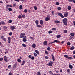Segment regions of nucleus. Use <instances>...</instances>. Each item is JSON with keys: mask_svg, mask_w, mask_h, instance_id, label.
<instances>
[{"mask_svg": "<svg viewBox=\"0 0 75 75\" xmlns=\"http://www.w3.org/2000/svg\"><path fill=\"white\" fill-rule=\"evenodd\" d=\"M19 9L21 10L22 9V5H21L19 6Z\"/></svg>", "mask_w": 75, "mask_h": 75, "instance_id": "7c9ffc66", "label": "nucleus"}, {"mask_svg": "<svg viewBox=\"0 0 75 75\" xmlns=\"http://www.w3.org/2000/svg\"><path fill=\"white\" fill-rule=\"evenodd\" d=\"M57 10H61V7H58L57 8Z\"/></svg>", "mask_w": 75, "mask_h": 75, "instance_id": "2f4dec72", "label": "nucleus"}, {"mask_svg": "<svg viewBox=\"0 0 75 75\" xmlns=\"http://www.w3.org/2000/svg\"><path fill=\"white\" fill-rule=\"evenodd\" d=\"M45 52L46 54H49V53L48 52V51L46 50L45 51Z\"/></svg>", "mask_w": 75, "mask_h": 75, "instance_id": "cd10ccee", "label": "nucleus"}, {"mask_svg": "<svg viewBox=\"0 0 75 75\" xmlns=\"http://www.w3.org/2000/svg\"><path fill=\"white\" fill-rule=\"evenodd\" d=\"M25 35V33H21V34L20 35V37L21 38H22L24 37V36Z\"/></svg>", "mask_w": 75, "mask_h": 75, "instance_id": "7ed1b4c3", "label": "nucleus"}, {"mask_svg": "<svg viewBox=\"0 0 75 75\" xmlns=\"http://www.w3.org/2000/svg\"><path fill=\"white\" fill-rule=\"evenodd\" d=\"M34 55V56H35V57H37V54H36L35 53H33Z\"/></svg>", "mask_w": 75, "mask_h": 75, "instance_id": "a19ab883", "label": "nucleus"}, {"mask_svg": "<svg viewBox=\"0 0 75 75\" xmlns=\"http://www.w3.org/2000/svg\"><path fill=\"white\" fill-rule=\"evenodd\" d=\"M32 47L33 48H35L36 47V45L34 43H33L32 44Z\"/></svg>", "mask_w": 75, "mask_h": 75, "instance_id": "4468645a", "label": "nucleus"}, {"mask_svg": "<svg viewBox=\"0 0 75 75\" xmlns=\"http://www.w3.org/2000/svg\"><path fill=\"white\" fill-rule=\"evenodd\" d=\"M53 42V43H55V42H56V43H58V44H60V43H61V42L60 41L57 40H55Z\"/></svg>", "mask_w": 75, "mask_h": 75, "instance_id": "0eeeda50", "label": "nucleus"}, {"mask_svg": "<svg viewBox=\"0 0 75 75\" xmlns=\"http://www.w3.org/2000/svg\"><path fill=\"white\" fill-rule=\"evenodd\" d=\"M73 54H75V51H73Z\"/></svg>", "mask_w": 75, "mask_h": 75, "instance_id": "774afa93", "label": "nucleus"}, {"mask_svg": "<svg viewBox=\"0 0 75 75\" xmlns=\"http://www.w3.org/2000/svg\"><path fill=\"white\" fill-rule=\"evenodd\" d=\"M64 33H65V34H67V30H64Z\"/></svg>", "mask_w": 75, "mask_h": 75, "instance_id": "72a5a7b5", "label": "nucleus"}, {"mask_svg": "<svg viewBox=\"0 0 75 75\" xmlns=\"http://www.w3.org/2000/svg\"><path fill=\"white\" fill-rule=\"evenodd\" d=\"M67 18H64L62 20L63 23H64L65 25H67Z\"/></svg>", "mask_w": 75, "mask_h": 75, "instance_id": "f257e3e1", "label": "nucleus"}, {"mask_svg": "<svg viewBox=\"0 0 75 75\" xmlns=\"http://www.w3.org/2000/svg\"><path fill=\"white\" fill-rule=\"evenodd\" d=\"M3 60V58H0V61H1Z\"/></svg>", "mask_w": 75, "mask_h": 75, "instance_id": "49530a36", "label": "nucleus"}, {"mask_svg": "<svg viewBox=\"0 0 75 75\" xmlns=\"http://www.w3.org/2000/svg\"><path fill=\"white\" fill-rule=\"evenodd\" d=\"M16 3H14L13 4V6L14 7L15 6H16Z\"/></svg>", "mask_w": 75, "mask_h": 75, "instance_id": "4d7b16f0", "label": "nucleus"}, {"mask_svg": "<svg viewBox=\"0 0 75 75\" xmlns=\"http://www.w3.org/2000/svg\"><path fill=\"white\" fill-rule=\"evenodd\" d=\"M45 59H48V57L47 56H45Z\"/></svg>", "mask_w": 75, "mask_h": 75, "instance_id": "864d4df0", "label": "nucleus"}, {"mask_svg": "<svg viewBox=\"0 0 75 75\" xmlns=\"http://www.w3.org/2000/svg\"><path fill=\"white\" fill-rule=\"evenodd\" d=\"M67 45H71V43L69 42H68L67 43Z\"/></svg>", "mask_w": 75, "mask_h": 75, "instance_id": "6e6d98bb", "label": "nucleus"}, {"mask_svg": "<svg viewBox=\"0 0 75 75\" xmlns=\"http://www.w3.org/2000/svg\"><path fill=\"white\" fill-rule=\"evenodd\" d=\"M24 12L25 13H27V9H25L24 10Z\"/></svg>", "mask_w": 75, "mask_h": 75, "instance_id": "bf43d9fd", "label": "nucleus"}, {"mask_svg": "<svg viewBox=\"0 0 75 75\" xmlns=\"http://www.w3.org/2000/svg\"><path fill=\"white\" fill-rule=\"evenodd\" d=\"M43 45H47V41H45L44 42Z\"/></svg>", "mask_w": 75, "mask_h": 75, "instance_id": "9b49d317", "label": "nucleus"}, {"mask_svg": "<svg viewBox=\"0 0 75 75\" xmlns=\"http://www.w3.org/2000/svg\"><path fill=\"white\" fill-rule=\"evenodd\" d=\"M8 10L10 11H12V9L11 8H8Z\"/></svg>", "mask_w": 75, "mask_h": 75, "instance_id": "c9c22d12", "label": "nucleus"}, {"mask_svg": "<svg viewBox=\"0 0 75 75\" xmlns=\"http://www.w3.org/2000/svg\"><path fill=\"white\" fill-rule=\"evenodd\" d=\"M67 72L68 73H69V72H70V70L69 69H68L67 70Z\"/></svg>", "mask_w": 75, "mask_h": 75, "instance_id": "3c124183", "label": "nucleus"}, {"mask_svg": "<svg viewBox=\"0 0 75 75\" xmlns=\"http://www.w3.org/2000/svg\"><path fill=\"white\" fill-rule=\"evenodd\" d=\"M23 42H26L27 41V39L25 38H23Z\"/></svg>", "mask_w": 75, "mask_h": 75, "instance_id": "aec40b11", "label": "nucleus"}, {"mask_svg": "<svg viewBox=\"0 0 75 75\" xmlns=\"http://www.w3.org/2000/svg\"><path fill=\"white\" fill-rule=\"evenodd\" d=\"M22 46H23V47H27V45H26L24 43L22 44Z\"/></svg>", "mask_w": 75, "mask_h": 75, "instance_id": "c85d7f7f", "label": "nucleus"}, {"mask_svg": "<svg viewBox=\"0 0 75 75\" xmlns=\"http://www.w3.org/2000/svg\"><path fill=\"white\" fill-rule=\"evenodd\" d=\"M68 13H65L64 14V16L65 17H67V16H68Z\"/></svg>", "mask_w": 75, "mask_h": 75, "instance_id": "6ab92c4d", "label": "nucleus"}, {"mask_svg": "<svg viewBox=\"0 0 75 75\" xmlns=\"http://www.w3.org/2000/svg\"><path fill=\"white\" fill-rule=\"evenodd\" d=\"M2 39L3 41H5V42H6L7 41V40L6 39V38H2Z\"/></svg>", "mask_w": 75, "mask_h": 75, "instance_id": "bb28decb", "label": "nucleus"}, {"mask_svg": "<svg viewBox=\"0 0 75 75\" xmlns=\"http://www.w3.org/2000/svg\"><path fill=\"white\" fill-rule=\"evenodd\" d=\"M11 65H9V66H8V68H11Z\"/></svg>", "mask_w": 75, "mask_h": 75, "instance_id": "680f3d73", "label": "nucleus"}, {"mask_svg": "<svg viewBox=\"0 0 75 75\" xmlns=\"http://www.w3.org/2000/svg\"><path fill=\"white\" fill-rule=\"evenodd\" d=\"M52 31L50 30V31H49L48 33L49 34H51V33H52Z\"/></svg>", "mask_w": 75, "mask_h": 75, "instance_id": "8fccbe9b", "label": "nucleus"}, {"mask_svg": "<svg viewBox=\"0 0 75 75\" xmlns=\"http://www.w3.org/2000/svg\"><path fill=\"white\" fill-rule=\"evenodd\" d=\"M67 9L69 10H70L71 9V6H69L67 7Z\"/></svg>", "mask_w": 75, "mask_h": 75, "instance_id": "dca6fc26", "label": "nucleus"}, {"mask_svg": "<svg viewBox=\"0 0 75 75\" xmlns=\"http://www.w3.org/2000/svg\"><path fill=\"white\" fill-rule=\"evenodd\" d=\"M69 67L70 69H72V68H73V66L71 64H69Z\"/></svg>", "mask_w": 75, "mask_h": 75, "instance_id": "f3484780", "label": "nucleus"}, {"mask_svg": "<svg viewBox=\"0 0 75 75\" xmlns=\"http://www.w3.org/2000/svg\"><path fill=\"white\" fill-rule=\"evenodd\" d=\"M8 75H13V74L11 73V72H10L8 74Z\"/></svg>", "mask_w": 75, "mask_h": 75, "instance_id": "13d9d810", "label": "nucleus"}, {"mask_svg": "<svg viewBox=\"0 0 75 75\" xmlns=\"http://www.w3.org/2000/svg\"><path fill=\"white\" fill-rule=\"evenodd\" d=\"M52 30H53V31H55V30H56V28H53L52 29Z\"/></svg>", "mask_w": 75, "mask_h": 75, "instance_id": "ea45409f", "label": "nucleus"}, {"mask_svg": "<svg viewBox=\"0 0 75 75\" xmlns=\"http://www.w3.org/2000/svg\"><path fill=\"white\" fill-rule=\"evenodd\" d=\"M35 23H36V25H38V20H36L35 21Z\"/></svg>", "mask_w": 75, "mask_h": 75, "instance_id": "b1692460", "label": "nucleus"}, {"mask_svg": "<svg viewBox=\"0 0 75 75\" xmlns=\"http://www.w3.org/2000/svg\"><path fill=\"white\" fill-rule=\"evenodd\" d=\"M70 35H71V36L74 37V36L75 35V33H71L70 34Z\"/></svg>", "mask_w": 75, "mask_h": 75, "instance_id": "a211bd4d", "label": "nucleus"}, {"mask_svg": "<svg viewBox=\"0 0 75 75\" xmlns=\"http://www.w3.org/2000/svg\"><path fill=\"white\" fill-rule=\"evenodd\" d=\"M1 23L2 25H5V22L4 21H2Z\"/></svg>", "mask_w": 75, "mask_h": 75, "instance_id": "a878e982", "label": "nucleus"}, {"mask_svg": "<svg viewBox=\"0 0 75 75\" xmlns=\"http://www.w3.org/2000/svg\"><path fill=\"white\" fill-rule=\"evenodd\" d=\"M17 61L18 62H21V60L20 59H18L17 60Z\"/></svg>", "mask_w": 75, "mask_h": 75, "instance_id": "a18cd8bd", "label": "nucleus"}, {"mask_svg": "<svg viewBox=\"0 0 75 75\" xmlns=\"http://www.w3.org/2000/svg\"><path fill=\"white\" fill-rule=\"evenodd\" d=\"M69 40H71L72 38H73V37L70 36V37L69 38Z\"/></svg>", "mask_w": 75, "mask_h": 75, "instance_id": "58836bf2", "label": "nucleus"}, {"mask_svg": "<svg viewBox=\"0 0 75 75\" xmlns=\"http://www.w3.org/2000/svg\"><path fill=\"white\" fill-rule=\"evenodd\" d=\"M8 22L9 23H12V20H9L8 21Z\"/></svg>", "mask_w": 75, "mask_h": 75, "instance_id": "473e14b6", "label": "nucleus"}, {"mask_svg": "<svg viewBox=\"0 0 75 75\" xmlns=\"http://www.w3.org/2000/svg\"><path fill=\"white\" fill-rule=\"evenodd\" d=\"M49 20H50V18L47 17L45 18V20L46 21H48Z\"/></svg>", "mask_w": 75, "mask_h": 75, "instance_id": "ddd939ff", "label": "nucleus"}, {"mask_svg": "<svg viewBox=\"0 0 75 75\" xmlns=\"http://www.w3.org/2000/svg\"><path fill=\"white\" fill-rule=\"evenodd\" d=\"M35 52L36 53H37V54H39V51L37 50H35Z\"/></svg>", "mask_w": 75, "mask_h": 75, "instance_id": "5701e85b", "label": "nucleus"}, {"mask_svg": "<svg viewBox=\"0 0 75 75\" xmlns=\"http://www.w3.org/2000/svg\"><path fill=\"white\" fill-rule=\"evenodd\" d=\"M4 61L5 62H8V60H7V57H6V56H4Z\"/></svg>", "mask_w": 75, "mask_h": 75, "instance_id": "20e7f679", "label": "nucleus"}, {"mask_svg": "<svg viewBox=\"0 0 75 75\" xmlns=\"http://www.w3.org/2000/svg\"><path fill=\"white\" fill-rule=\"evenodd\" d=\"M73 23L74 25H75V21H73Z\"/></svg>", "mask_w": 75, "mask_h": 75, "instance_id": "69168bd1", "label": "nucleus"}, {"mask_svg": "<svg viewBox=\"0 0 75 75\" xmlns=\"http://www.w3.org/2000/svg\"><path fill=\"white\" fill-rule=\"evenodd\" d=\"M64 57L65 58H67L68 59H69L70 60H71V59H72V57H68V56L67 55H64Z\"/></svg>", "mask_w": 75, "mask_h": 75, "instance_id": "f03ea898", "label": "nucleus"}, {"mask_svg": "<svg viewBox=\"0 0 75 75\" xmlns=\"http://www.w3.org/2000/svg\"><path fill=\"white\" fill-rule=\"evenodd\" d=\"M52 13L53 15H54V11H52Z\"/></svg>", "mask_w": 75, "mask_h": 75, "instance_id": "0e129e2a", "label": "nucleus"}, {"mask_svg": "<svg viewBox=\"0 0 75 75\" xmlns=\"http://www.w3.org/2000/svg\"><path fill=\"white\" fill-rule=\"evenodd\" d=\"M75 49V47L74 46H72L70 48V50H74V49Z\"/></svg>", "mask_w": 75, "mask_h": 75, "instance_id": "4be33fe9", "label": "nucleus"}, {"mask_svg": "<svg viewBox=\"0 0 75 75\" xmlns=\"http://www.w3.org/2000/svg\"><path fill=\"white\" fill-rule=\"evenodd\" d=\"M44 23V21L43 20H41L40 21V24H41V25H43V23Z\"/></svg>", "mask_w": 75, "mask_h": 75, "instance_id": "f8f14e48", "label": "nucleus"}, {"mask_svg": "<svg viewBox=\"0 0 75 75\" xmlns=\"http://www.w3.org/2000/svg\"><path fill=\"white\" fill-rule=\"evenodd\" d=\"M7 6H8L9 7H13V6L10 5H7Z\"/></svg>", "mask_w": 75, "mask_h": 75, "instance_id": "de8ad7c7", "label": "nucleus"}, {"mask_svg": "<svg viewBox=\"0 0 75 75\" xmlns=\"http://www.w3.org/2000/svg\"><path fill=\"white\" fill-rule=\"evenodd\" d=\"M54 23L55 24H58L60 23V22L58 20H55L54 21Z\"/></svg>", "mask_w": 75, "mask_h": 75, "instance_id": "1a4fd4ad", "label": "nucleus"}, {"mask_svg": "<svg viewBox=\"0 0 75 75\" xmlns=\"http://www.w3.org/2000/svg\"><path fill=\"white\" fill-rule=\"evenodd\" d=\"M51 56H52V59L53 61H55V57H54V56L52 54L51 55Z\"/></svg>", "mask_w": 75, "mask_h": 75, "instance_id": "9d476101", "label": "nucleus"}, {"mask_svg": "<svg viewBox=\"0 0 75 75\" xmlns=\"http://www.w3.org/2000/svg\"><path fill=\"white\" fill-rule=\"evenodd\" d=\"M58 16H60L61 17V18H64V16H63V15L61 14V13H58Z\"/></svg>", "mask_w": 75, "mask_h": 75, "instance_id": "423d86ee", "label": "nucleus"}, {"mask_svg": "<svg viewBox=\"0 0 75 75\" xmlns=\"http://www.w3.org/2000/svg\"><path fill=\"white\" fill-rule=\"evenodd\" d=\"M50 62V63L47 64V65H48V66H49L50 67V66L51 67H52V61H51Z\"/></svg>", "mask_w": 75, "mask_h": 75, "instance_id": "39448f33", "label": "nucleus"}, {"mask_svg": "<svg viewBox=\"0 0 75 75\" xmlns=\"http://www.w3.org/2000/svg\"><path fill=\"white\" fill-rule=\"evenodd\" d=\"M42 26L40 25H36V27H38V28H40V27H41Z\"/></svg>", "mask_w": 75, "mask_h": 75, "instance_id": "c756f323", "label": "nucleus"}, {"mask_svg": "<svg viewBox=\"0 0 75 75\" xmlns=\"http://www.w3.org/2000/svg\"><path fill=\"white\" fill-rule=\"evenodd\" d=\"M37 75H41V72H40V71H38L37 72L36 74Z\"/></svg>", "mask_w": 75, "mask_h": 75, "instance_id": "393cba45", "label": "nucleus"}, {"mask_svg": "<svg viewBox=\"0 0 75 75\" xmlns=\"http://www.w3.org/2000/svg\"><path fill=\"white\" fill-rule=\"evenodd\" d=\"M31 59L32 60H33L34 59V57L33 56H32L31 58Z\"/></svg>", "mask_w": 75, "mask_h": 75, "instance_id": "37998d69", "label": "nucleus"}, {"mask_svg": "<svg viewBox=\"0 0 75 75\" xmlns=\"http://www.w3.org/2000/svg\"><path fill=\"white\" fill-rule=\"evenodd\" d=\"M22 17L23 18H25V15H22Z\"/></svg>", "mask_w": 75, "mask_h": 75, "instance_id": "09e8293b", "label": "nucleus"}, {"mask_svg": "<svg viewBox=\"0 0 75 75\" xmlns=\"http://www.w3.org/2000/svg\"><path fill=\"white\" fill-rule=\"evenodd\" d=\"M34 9L35 10H37V7L36 6H35L34 7Z\"/></svg>", "mask_w": 75, "mask_h": 75, "instance_id": "4c0bfd02", "label": "nucleus"}, {"mask_svg": "<svg viewBox=\"0 0 75 75\" xmlns=\"http://www.w3.org/2000/svg\"><path fill=\"white\" fill-rule=\"evenodd\" d=\"M53 75H60V74H54Z\"/></svg>", "mask_w": 75, "mask_h": 75, "instance_id": "338daca9", "label": "nucleus"}, {"mask_svg": "<svg viewBox=\"0 0 75 75\" xmlns=\"http://www.w3.org/2000/svg\"><path fill=\"white\" fill-rule=\"evenodd\" d=\"M47 49L48 51H51V48L50 47L47 48Z\"/></svg>", "mask_w": 75, "mask_h": 75, "instance_id": "e433bc0d", "label": "nucleus"}, {"mask_svg": "<svg viewBox=\"0 0 75 75\" xmlns=\"http://www.w3.org/2000/svg\"><path fill=\"white\" fill-rule=\"evenodd\" d=\"M61 37V35H57L56 36V38H57V39H58V38H60Z\"/></svg>", "mask_w": 75, "mask_h": 75, "instance_id": "412c9836", "label": "nucleus"}, {"mask_svg": "<svg viewBox=\"0 0 75 75\" xmlns=\"http://www.w3.org/2000/svg\"><path fill=\"white\" fill-rule=\"evenodd\" d=\"M8 40H11V38H10V37H8Z\"/></svg>", "mask_w": 75, "mask_h": 75, "instance_id": "5fc2aeb1", "label": "nucleus"}, {"mask_svg": "<svg viewBox=\"0 0 75 75\" xmlns=\"http://www.w3.org/2000/svg\"><path fill=\"white\" fill-rule=\"evenodd\" d=\"M25 61L24 60H23V61L22 64H21V66H22L23 65H24V64H25Z\"/></svg>", "mask_w": 75, "mask_h": 75, "instance_id": "2eb2a0df", "label": "nucleus"}, {"mask_svg": "<svg viewBox=\"0 0 75 75\" xmlns=\"http://www.w3.org/2000/svg\"><path fill=\"white\" fill-rule=\"evenodd\" d=\"M10 28H11V30H15L16 29V28H15V27L14 26H10Z\"/></svg>", "mask_w": 75, "mask_h": 75, "instance_id": "6e6552de", "label": "nucleus"}, {"mask_svg": "<svg viewBox=\"0 0 75 75\" xmlns=\"http://www.w3.org/2000/svg\"><path fill=\"white\" fill-rule=\"evenodd\" d=\"M59 5V3L58 2H56V5Z\"/></svg>", "mask_w": 75, "mask_h": 75, "instance_id": "79ce46f5", "label": "nucleus"}, {"mask_svg": "<svg viewBox=\"0 0 75 75\" xmlns=\"http://www.w3.org/2000/svg\"><path fill=\"white\" fill-rule=\"evenodd\" d=\"M31 57H32V56H31V55H30L28 56V58H31Z\"/></svg>", "mask_w": 75, "mask_h": 75, "instance_id": "603ef678", "label": "nucleus"}, {"mask_svg": "<svg viewBox=\"0 0 75 75\" xmlns=\"http://www.w3.org/2000/svg\"><path fill=\"white\" fill-rule=\"evenodd\" d=\"M12 34L13 33H12V32H11L10 33H9V35L10 36H11L12 35Z\"/></svg>", "mask_w": 75, "mask_h": 75, "instance_id": "f704fd0d", "label": "nucleus"}, {"mask_svg": "<svg viewBox=\"0 0 75 75\" xmlns=\"http://www.w3.org/2000/svg\"><path fill=\"white\" fill-rule=\"evenodd\" d=\"M68 0L69 1V2H70V3H71V2H72V1H73V0Z\"/></svg>", "mask_w": 75, "mask_h": 75, "instance_id": "e2e57ef3", "label": "nucleus"}, {"mask_svg": "<svg viewBox=\"0 0 75 75\" xmlns=\"http://www.w3.org/2000/svg\"><path fill=\"white\" fill-rule=\"evenodd\" d=\"M18 17L19 18H21V15H19Z\"/></svg>", "mask_w": 75, "mask_h": 75, "instance_id": "052dcab7", "label": "nucleus"}, {"mask_svg": "<svg viewBox=\"0 0 75 75\" xmlns=\"http://www.w3.org/2000/svg\"><path fill=\"white\" fill-rule=\"evenodd\" d=\"M3 28L4 29H7V27L6 26H4Z\"/></svg>", "mask_w": 75, "mask_h": 75, "instance_id": "c03bdc74", "label": "nucleus"}]
</instances>
